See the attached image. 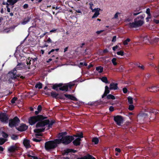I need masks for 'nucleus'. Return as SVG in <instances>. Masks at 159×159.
I'll return each mask as SVG.
<instances>
[{"label":"nucleus","mask_w":159,"mask_h":159,"mask_svg":"<svg viewBox=\"0 0 159 159\" xmlns=\"http://www.w3.org/2000/svg\"><path fill=\"white\" fill-rule=\"evenodd\" d=\"M23 65L21 63H19L16 65V67L13 69L9 72L8 74L10 76V79L14 80L17 79V77H20L22 79L25 78V77L23 76H20V74H17V70L22 69Z\"/></svg>","instance_id":"f257e3e1"},{"label":"nucleus","mask_w":159,"mask_h":159,"mask_svg":"<svg viewBox=\"0 0 159 159\" xmlns=\"http://www.w3.org/2000/svg\"><path fill=\"white\" fill-rule=\"evenodd\" d=\"M55 123L56 121L54 120H51L50 121L49 119H44L43 121L37 123L35 127L37 128L43 127L48 125L47 129H49L52 128V125Z\"/></svg>","instance_id":"f03ea898"},{"label":"nucleus","mask_w":159,"mask_h":159,"mask_svg":"<svg viewBox=\"0 0 159 159\" xmlns=\"http://www.w3.org/2000/svg\"><path fill=\"white\" fill-rule=\"evenodd\" d=\"M55 123L56 121L54 120H51L50 121L49 119H44L43 121L37 123L35 127L37 128L43 127L48 125L47 129H49L52 128V125Z\"/></svg>","instance_id":"7ed1b4c3"},{"label":"nucleus","mask_w":159,"mask_h":159,"mask_svg":"<svg viewBox=\"0 0 159 159\" xmlns=\"http://www.w3.org/2000/svg\"><path fill=\"white\" fill-rule=\"evenodd\" d=\"M47 118V117L42 115H37L30 117L28 119V122L31 125H33L36 123L43 121V120Z\"/></svg>","instance_id":"20e7f679"},{"label":"nucleus","mask_w":159,"mask_h":159,"mask_svg":"<svg viewBox=\"0 0 159 159\" xmlns=\"http://www.w3.org/2000/svg\"><path fill=\"white\" fill-rule=\"evenodd\" d=\"M74 139V137L72 136L67 135L62 137L61 139H57L56 140L59 144L62 143L65 145H67L70 143Z\"/></svg>","instance_id":"39448f33"},{"label":"nucleus","mask_w":159,"mask_h":159,"mask_svg":"<svg viewBox=\"0 0 159 159\" xmlns=\"http://www.w3.org/2000/svg\"><path fill=\"white\" fill-rule=\"evenodd\" d=\"M59 144L56 140V139L54 140H50L46 142L45 144V148L48 151L55 149L57 146V144Z\"/></svg>","instance_id":"423d86ee"},{"label":"nucleus","mask_w":159,"mask_h":159,"mask_svg":"<svg viewBox=\"0 0 159 159\" xmlns=\"http://www.w3.org/2000/svg\"><path fill=\"white\" fill-rule=\"evenodd\" d=\"M134 22L129 23L127 24V25L130 28H138L143 25L144 22L143 20H134Z\"/></svg>","instance_id":"0eeeda50"},{"label":"nucleus","mask_w":159,"mask_h":159,"mask_svg":"<svg viewBox=\"0 0 159 159\" xmlns=\"http://www.w3.org/2000/svg\"><path fill=\"white\" fill-rule=\"evenodd\" d=\"M20 120L17 116H15L13 119H11L9 120V126L10 128H13L18 125L20 122Z\"/></svg>","instance_id":"6e6552de"},{"label":"nucleus","mask_w":159,"mask_h":159,"mask_svg":"<svg viewBox=\"0 0 159 159\" xmlns=\"http://www.w3.org/2000/svg\"><path fill=\"white\" fill-rule=\"evenodd\" d=\"M75 84L71 83L65 84L61 87L59 88L60 90L62 91H65L67 92L68 91V89H71L72 87Z\"/></svg>","instance_id":"1a4fd4ad"},{"label":"nucleus","mask_w":159,"mask_h":159,"mask_svg":"<svg viewBox=\"0 0 159 159\" xmlns=\"http://www.w3.org/2000/svg\"><path fill=\"white\" fill-rule=\"evenodd\" d=\"M8 115L5 113H0V121L2 123H7L8 122Z\"/></svg>","instance_id":"9d476101"},{"label":"nucleus","mask_w":159,"mask_h":159,"mask_svg":"<svg viewBox=\"0 0 159 159\" xmlns=\"http://www.w3.org/2000/svg\"><path fill=\"white\" fill-rule=\"evenodd\" d=\"M113 120L118 126H121L123 121V117L120 115H117L114 117Z\"/></svg>","instance_id":"9b49d317"},{"label":"nucleus","mask_w":159,"mask_h":159,"mask_svg":"<svg viewBox=\"0 0 159 159\" xmlns=\"http://www.w3.org/2000/svg\"><path fill=\"white\" fill-rule=\"evenodd\" d=\"M28 127V126L26 125L25 124L22 123L19 127H16V129L19 131L23 132L26 130Z\"/></svg>","instance_id":"f8f14e48"},{"label":"nucleus","mask_w":159,"mask_h":159,"mask_svg":"<svg viewBox=\"0 0 159 159\" xmlns=\"http://www.w3.org/2000/svg\"><path fill=\"white\" fill-rule=\"evenodd\" d=\"M18 150V147L16 145L11 146L8 148V151L9 153H14Z\"/></svg>","instance_id":"ddd939ff"},{"label":"nucleus","mask_w":159,"mask_h":159,"mask_svg":"<svg viewBox=\"0 0 159 159\" xmlns=\"http://www.w3.org/2000/svg\"><path fill=\"white\" fill-rule=\"evenodd\" d=\"M59 50V48L52 49L48 53V55H50L52 57H54L55 55L57 54V52Z\"/></svg>","instance_id":"4468645a"},{"label":"nucleus","mask_w":159,"mask_h":159,"mask_svg":"<svg viewBox=\"0 0 159 159\" xmlns=\"http://www.w3.org/2000/svg\"><path fill=\"white\" fill-rule=\"evenodd\" d=\"M76 152V150L73 149L68 148L64 150L62 155H67L68 153L70 152L75 153Z\"/></svg>","instance_id":"2eb2a0df"},{"label":"nucleus","mask_w":159,"mask_h":159,"mask_svg":"<svg viewBox=\"0 0 159 159\" xmlns=\"http://www.w3.org/2000/svg\"><path fill=\"white\" fill-rule=\"evenodd\" d=\"M45 130V128L40 129H34V132L37 133L36 134V136H41L42 135L39 134L40 133L43 132Z\"/></svg>","instance_id":"dca6fc26"},{"label":"nucleus","mask_w":159,"mask_h":159,"mask_svg":"<svg viewBox=\"0 0 159 159\" xmlns=\"http://www.w3.org/2000/svg\"><path fill=\"white\" fill-rule=\"evenodd\" d=\"M101 10V9L97 8H95L92 11V12H94L95 13L93 16L92 17V18L93 19L94 18L97 17L98 15L99 14V11Z\"/></svg>","instance_id":"f3484780"},{"label":"nucleus","mask_w":159,"mask_h":159,"mask_svg":"<svg viewBox=\"0 0 159 159\" xmlns=\"http://www.w3.org/2000/svg\"><path fill=\"white\" fill-rule=\"evenodd\" d=\"M157 88H159V86H152L151 87H148V88L147 90L151 92H157L158 90V89H157Z\"/></svg>","instance_id":"a211bd4d"},{"label":"nucleus","mask_w":159,"mask_h":159,"mask_svg":"<svg viewBox=\"0 0 159 159\" xmlns=\"http://www.w3.org/2000/svg\"><path fill=\"white\" fill-rule=\"evenodd\" d=\"M118 84L117 83H111L110 85V87L109 89L110 90L114 89L116 90L118 89V88L117 86Z\"/></svg>","instance_id":"6ab92c4d"},{"label":"nucleus","mask_w":159,"mask_h":159,"mask_svg":"<svg viewBox=\"0 0 159 159\" xmlns=\"http://www.w3.org/2000/svg\"><path fill=\"white\" fill-rule=\"evenodd\" d=\"M81 140L80 138H77L73 142V144L75 146L80 145V141Z\"/></svg>","instance_id":"aec40b11"},{"label":"nucleus","mask_w":159,"mask_h":159,"mask_svg":"<svg viewBox=\"0 0 159 159\" xmlns=\"http://www.w3.org/2000/svg\"><path fill=\"white\" fill-rule=\"evenodd\" d=\"M109 88L107 86L105 87V90L103 94L102 95V98H103L105 97L110 92Z\"/></svg>","instance_id":"412c9836"},{"label":"nucleus","mask_w":159,"mask_h":159,"mask_svg":"<svg viewBox=\"0 0 159 159\" xmlns=\"http://www.w3.org/2000/svg\"><path fill=\"white\" fill-rule=\"evenodd\" d=\"M23 143L24 145L26 148H30L31 146L30 144V141L28 140H24Z\"/></svg>","instance_id":"4be33fe9"},{"label":"nucleus","mask_w":159,"mask_h":159,"mask_svg":"<svg viewBox=\"0 0 159 159\" xmlns=\"http://www.w3.org/2000/svg\"><path fill=\"white\" fill-rule=\"evenodd\" d=\"M155 109H153L151 107H146L144 109V111L145 112H148L150 113H154L155 112Z\"/></svg>","instance_id":"5701e85b"},{"label":"nucleus","mask_w":159,"mask_h":159,"mask_svg":"<svg viewBox=\"0 0 159 159\" xmlns=\"http://www.w3.org/2000/svg\"><path fill=\"white\" fill-rule=\"evenodd\" d=\"M149 36L146 35L145 36H144L143 37V42L146 44H148L150 43V40H149Z\"/></svg>","instance_id":"b1692460"},{"label":"nucleus","mask_w":159,"mask_h":159,"mask_svg":"<svg viewBox=\"0 0 159 159\" xmlns=\"http://www.w3.org/2000/svg\"><path fill=\"white\" fill-rule=\"evenodd\" d=\"M31 60L30 57L28 58L26 60V64L28 66L27 67H25V68H27L28 69H30L31 68L30 65L31 64Z\"/></svg>","instance_id":"393cba45"},{"label":"nucleus","mask_w":159,"mask_h":159,"mask_svg":"<svg viewBox=\"0 0 159 159\" xmlns=\"http://www.w3.org/2000/svg\"><path fill=\"white\" fill-rule=\"evenodd\" d=\"M93 157V156L88 153L85 156L82 157V159H92Z\"/></svg>","instance_id":"a878e982"},{"label":"nucleus","mask_w":159,"mask_h":159,"mask_svg":"<svg viewBox=\"0 0 159 159\" xmlns=\"http://www.w3.org/2000/svg\"><path fill=\"white\" fill-rule=\"evenodd\" d=\"M51 94L52 98L57 99L58 93H56L55 92L52 91L51 93Z\"/></svg>","instance_id":"bb28decb"},{"label":"nucleus","mask_w":159,"mask_h":159,"mask_svg":"<svg viewBox=\"0 0 159 159\" xmlns=\"http://www.w3.org/2000/svg\"><path fill=\"white\" fill-rule=\"evenodd\" d=\"M92 141L95 144H97L99 142V139L96 137H93L92 138Z\"/></svg>","instance_id":"cd10ccee"},{"label":"nucleus","mask_w":159,"mask_h":159,"mask_svg":"<svg viewBox=\"0 0 159 159\" xmlns=\"http://www.w3.org/2000/svg\"><path fill=\"white\" fill-rule=\"evenodd\" d=\"M19 0H7V2L9 3V5H13Z\"/></svg>","instance_id":"c85d7f7f"},{"label":"nucleus","mask_w":159,"mask_h":159,"mask_svg":"<svg viewBox=\"0 0 159 159\" xmlns=\"http://www.w3.org/2000/svg\"><path fill=\"white\" fill-rule=\"evenodd\" d=\"M96 70L98 71L99 73H101L103 71V68L101 66H98L96 68Z\"/></svg>","instance_id":"c756f323"},{"label":"nucleus","mask_w":159,"mask_h":159,"mask_svg":"<svg viewBox=\"0 0 159 159\" xmlns=\"http://www.w3.org/2000/svg\"><path fill=\"white\" fill-rule=\"evenodd\" d=\"M67 134L66 132H62L61 133H60L58 134V138L59 139H60V138H62V137H64V136H65Z\"/></svg>","instance_id":"7c9ffc66"},{"label":"nucleus","mask_w":159,"mask_h":159,"mask_svg":"<svg viewBox=\"0 0 159 159\" xmlns=\"http://www.w3.org/2000/svg\"><path fill=\"white\" fill-rule=\"evenodd\" d=\"M146 13L148 14V16L146 18V19H150L151 18V14L150 13V9L148 8L146 10Z\"/></svg>","instance_id":"2f4dec72"},{"label":"nucleus","mask_w":159,"mask_h":159,"mask_svg":"<svg viewBox=\"0 0 159 159\" xmlns=\"http://www.w3.org/2000/svg\"><path fill=\"white\" fill-rule=\"evenodd\" d=\"M11 139L13 140H16L18 139V137L17 135L13 134L11 136Z\"/></svg>","instance_id":"473e14b6"},{"label":"nucleus","mask_w":159,"mask_h":159,"mask_svg":"<svg viewBox=\"0 0 159 159\" xmlns=\"http://www.w3.org/2000/svg\"><path fill=\"white\" fill-rule=\"evenodd\" d=\"M101 80L103 82L106 84H107V83H109V82L107 78L106 77H105V76L102 77V78Z\"/></svg>","instance_id":"72a5a7b5"},{"label":"nucleus","mask_w":159,"mask_h":159,"mask_svg":"<svg viewBox=\"0 0 159 159\" xmlns=\"http://www.w3.org/2000/svg\"><path fill=\"white\" fill-rule=\"evenodd\" d=\"M106 96V98L108 99L114 100L116 98L115 97L114 95L111 94H109L107 95Z\"/></svg>","instance_id":"f704fd0d"},{"label":"nucleus","mask_w":159,"mask_h":159,"mask_svg":"<svg viewBox=\"0 0 159 159\" xmlns=\"http://www.w3.org/2000/svg\"><path fill=\"white\" fill-rule=\"evenodd\" d=\"M7 141V139H4L3 138H0V145L3 144L6 142Z\"/></svg>","instance_id":"c9c22d12"},{"label":"nucleus","mask_w":159,"mask_h":159,"mask_svg":"<svg viewBox=\"0 0 159 159\" xmlns=\"http://www.w3.org/2000/svg\"><path fill=\"white\" fill-rule=\"evenodd\" d=\"M1 134L2 136L4 138V139H6V138H7L8 137V134L4 131H2Z\"/></svg>","instance_id":"e433bc0d"},{"label":"nucleus","mask_w":159,"mask_h":159,"mask_svg":"<svg viewBox=\"0 0 159 159\" xmlns=\"http://www.w3.org/2000/svg\"><path fill=\"white\" fill-rule=\"evenodd\" d=\"M63 99L65 100V97L64 95L62 94H59V95L58 96L57 99Z\"/></svg>","instance_id":"4c0bfd02"},{"label":"nucleus","mask_w":159,"mask_h":159,"mask_svg":"<svg viewBox=\"0 0 159 159\" xmlns=\"http://www.w3.org/2000/svg\"><path fill=\"white\" fill-rule=\"evenodd\" d=\"M130 41V39L129 38L125 40L123 42V44L125 45H127L128 44V43Z\"/></svg>","instance_id":"58836bf2"},{"label":"nucleus","mask_w":159,"mask_h":159,"mask_svg":"<svg viewBox=\"0 0 159 159\" xmlns=\"http://www.w3.org/2000/svg\"><path fill=\"white\" fill-rule=\"evenodd\" d=\"M42 83H39L38 84H37L35 85V87L36 88H38L39 89H41L42 87Z\"/></svg>","instance_id":"ea45409f"},{"label":"nucleus","mask_w":159,"mask_h":159,"mask_svg":"<svg viewBox=\"0 0 159 159\" xmlns=\"http://www.w3.org/2000/svg\"><path fill=\"white\" fill-rule=\"evenodd\" d=\"M148 58L150 60H152L154 58V55L152 53L149 54L148 55Z\"/></svg>","instance_id":"a19ab883"},{"label":"nucleus","mask_w":159,"mask_h":159,"mask_svg":"<svg viewBox=\"0 0 159 159\" xmlns=\"http://www.w3.org/2000/svg\"><path fill=\"white\" fill-rule=\"evenodd\" d=\"M128 103L130 104H132L133 103V98L132 97L129 96L128 98Z\"/></svg>","instance_id":"79ce46f5"},{"label":"nucleus","mask_w":159,"mask_h":159,"mask_svg":"<svg viewBox=\"0 0 159 159\" xmlns=\"http://www.w3.org/2000/svg\"><path fill=\"white\" fill-rule=\"evenodd\" d=\"M116 59L115 58H113L111 60L112 63L114 66H116L117 65V63L116 62Z\"/></svg>","instance_id":"37998d69"},{"label":"nucleus","mask_w":159,"mask_h":159,"mask_svg":"<svg viewBox=\"0 0 159 159\" xmlns=\"http://www.w3.org/2000/svg\"><path fill=\"white\" fill-rule=\"evenodd\" d=\"M27 156L29 157L33 158V159H41V158H38V157L36 156H32L29 154L27 155Z\"/></svg>","instance_id":"c03bdc74"},{"label":"nucleus","mask_w":159,"mask_h":159,"mask_svg":"<svg viewBox=\"0 0 159 159\" xmlns=\"http://www.w3.org/2000/svg\"><path fill=\"white\" fill-rule=\"evenodd\" d=\"M117 55L123 56L124 55V52L123 51L117 52L116 53Z\"/></svg>","instance_id":"a18cd8bd"},{"label":"nucleus","mask_w":159,"mask_h":159,"mask_svg":"<svg viewBox=\"0 0 159 159\" xmlns=\"http://www.w3.org/2000/svg\"><path fill=\"white\" fill-rule=\"evenodd\" d=\"M136 66H137L138 67L142 69V70H143L144 69V66L143 65H141L140 64H137Z\"/></svg>","instance_id":"49530a36"},{"label":"nucleus","mask_w":159,"mask_h":159,"mask_svg":"<svg viewBox=\"0 0 159 159\" xmlns=\"http://www.w3.org/2000/svg\"><path fill=\"white\" fill-rule=\"evenodd\" d=\"M134 106L132 104L130 105L129 106L128 109L129 111H133L134 109Z\"/></svg>","instance_id":"de8ad7c7"},{"label":"nucleus","mask_w":159,"mask_h":159,"mask_svg":"<svg viewBox=\"0 0 159 159\" xmlns=\"http://www.w3.org/2000/svg\"><path fill=\"white\" fill-rule=\"evenodd\" d=\"M17 98L16 97H13L11 100V102L12 104H14L15 102V101L17 100Z\"/></svg>","instance_id":"09e8293b"},{"label":"nucleus","mask_w":159,"mask_h":159,"mask_svg":"<svg viewBox=\"0 0 159 159\" xmlns=\"http://www.w3.org/2000/svg\"><path fill=\"white\" fill-rule=\"evenodd\" d=\"M44 41L48 43H52V41L50 38L49 37L47 40H44Z\"/></svg>","instance_id":"8fccbe9b"},{"label":"nucleus","mask_w":159,"mask_h":159,"mask_svg":"<svg viewBox=\"0 0 159 159\" xmlns=\"http://www.w3.org/2000/svg\"><path fill=\"white\" fill-rule=\"evenodd\" d=\"M64 95L65 97L67 98L68 99H70V100L72 95L71 94H64Z\"/></svg>","instance_id":"3c124183"},{"label":"nucleus","mask_w":159,"mask_h":159,"mask_svg":"<svg viewBox=\"0 0 159 159\" xmlns=\"http://www.w3.org/2000/svg\"><path fill=\"white\" fill-rule=\"evenodd\" d=\"M117 70L119 71L122 72L124 70V67L123 66H120L117 69Z\"/></svg>","instance_id":"603ef678"},{"label":"nucleus","mask_w":159,"mask_h":159,"mask_svg":"<svg viewBox=\"0 0 159 159\" xmlns=\"http://www.w3.org/2000/svg\"><path fill=\"white\" fill-rule=\"evenodd\" d=\"M144 15H140L138 17L137 19H139V20H141L143 19L144 18Z\"/></svg>","instance_id":"864d4df0"},{"label":"nucleus","mask_w":159,"mask_h":159,"mask_svg":"<svg viewBox=\"0 0 159 159\" xmlns=\"http://www.w3.org/2000/svg\"><path fill=\"white\" fill-rule=\"evenodd\" d=\"M32 140L36 142H40L41 141V139H38L35 138H33L32 139Z\"/></svg>","instance_id":"5fc2aeb1"},{"label":"nucleus","mask_w":159,"mask_h":159,"mask_svg":"<svg viewBox=\"0 0 159 159\" xmlns=\"http://www.w3.org/2000/svg\"><path fill=\"white\" fill-rule=\"evenodd\" d=\"M58 87V86H57V84H55L53 85L52 88V89L56 90H57V88Z\"/></svg>","instance_id":"6e6d98bb"},{"label":"nucleus","mask_w":159,"mask_h":159,"mask_svg":"<svg viewBox=\"0 0 159 159\" xmlns=\"http://www.w3.org/2000/svg\"><path fill=\"white\" fill-rule=\"evenodd\" d=\"M70 100L73 101H77V99L75 96H71Z\"/></svg>","instance_id":"4d7b16f0"},{"label":"nucleus","mask_w":159,"mask_h":159,"mask_svg":"<svg viewBox=\"0 0 159 159\" xmlns=\"http://www.w3.org/2000/svg\"><path fill=\"white\" fill-rule=\"evenodd\" d=\"M6 5H7L6 7H7V11L8 12H10V9L9 8V7H8L9 4L8 3L6 2Z\"/></svg>","instance_id":"13d9d810"},{"label":"nucleus","mask_w":159,"mask_h":159,"mask_svg":"<svg viewBox=\"0 0 159 159\" xmlns=\"http://www.w3.org/2000/svg\"><path fill=\"white\" fill-rule=\"evenodd\" d=\"M120 14V13L118 12H117L116 13L114 16V19H117V17H118V16Z\"/></svg>","instance_id":"bf43d9fd"},{"label":"nucleus","mask_w":159,"mask_h":159,"mask_svg":"<svg viewBox=\"0 0 159 159\" xmlns=\"http://www.w3.org/2000/svg\"><path fill=\"white\" fill-rule=\"evenodd\" d=\"M123 91L124 93H126L127 92L128 90L126 88H124L123 89Z\"/></svg>","instance_id":"052dcab7"},{"label":"nucleus","mask_w":159,"mask_h":159,"mask_svg":"<svg viewBox=\"0 0 159 159\" xmlns=\"http://www.w3.org/2000/svg\"><path fill=\"white\" fill-rule=\"evenodd\" d=\"M38 111H39L40 112L42 111V107L41 105H39L38 106V108H37Z\"/></svg>","instance_id":"680f3d73"},{"label":"nucleus","mask_w":159,"mask_h":159,"mask_svg":"<svg viewBox=\"0 0 159 159\" xmlns=\"http://www.w3.org/2000/svg\"><path fill=\"white\" fill-rule=\"evenodd\" d=\"M109 110L110 111L112 112L114 111V107H113L110 106L109 108Z\"/></svg>","instance_id":"e2e57ef3"},{"label":"nucleus","mask_w":159,"mask_h":159,"mask_svg":"<svg viewBox=\"0 0 159 159\" xmlns=\"http://www.w3.org/2000/svg\"><path fill=\"white\" fill-rule=\"evenodd\" d=\"M31 60H32L33 61V63L34 62H35V61H37L38 59L37 57H35L34 58H33L32 57L30 58Z\"/></svg>","instance_id":"0e129e2a"},{"label":"nucleus","mask_w":159,"mask_h":159,"mask_svg":"<svg viewBox=\"0 0 159 159\" xmlns=\"http://www.w3.org/2000/svg\"><path fill=\"white\" fill-rule=\"evenodd\" d=\"M116 36H114L112 38V42H115L116 41Z\"/></svg>","instance_id":"69168bd1"},{"label":"nucleus","mask_w":159,"mask_h":159,"mask_svg":"<svg viewBox=\"0 0 159 159\" xmlns=\"http://www.w3.org/2000/svg\"><path fill=\"white\" fill-rule=\"evenodd\" d=\"M57 30V29H52V30H51L50 31V32L55 33L56 32Z\"/></svg>","instance_id":"338daca9"},{"label":"nucleus","mask_w":159,"mask_h":159,"mask_svg":"<svg viewBox=\"0 0 159 159\" xmlns=\"http://www.w3.org/2000/svg\"><path fill=\"white\" fill-rule=\"evenodd\" d=\"M159 41V38H156L154 39V42H157Z\"/></svg>","instance_id":"774afa93"}]
</instances>
